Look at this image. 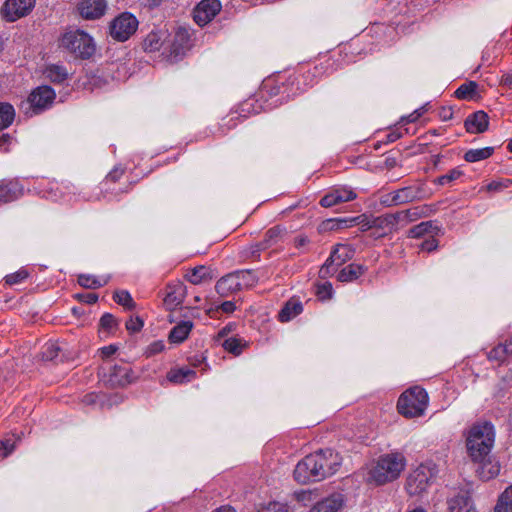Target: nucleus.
I'll return each instance as SVG.
<instances>
[{
  "instance_id": "c85d7f7f",
  "label": "nucleus",
  "mask_w": 512,
  "mask_h": 512,
  "mask_svg": "<svg viewBox=\"0 0 512 512\" xmlns=\"http://www.w3.org/2000/svg\"><path fill=\"white\" fill-rule=\"evenodd\" d=\"M494 512H512V484L498 497Z\"/></svg>"
},
{
  "instance_id": "b1692460",
  "label": "nucleus",
  "mask_w": 512,
  "mask_h": 512,
  "mask_svg": "<svg viewBox=\"0 0 512 512\" xmlns=\"http://www.w3.org/2000/svg\"><path fill=\"white\" fill-rule=\"evenodd\" d=\"M196 377V372L188 368L172 369L167 373V379L176 384L189 382Z\"/></svg>"
},
{
  "instance_id": "7ed1b4c3",
  "label": "nucleus",
  "mask_w": 512,
  "mask_h": 512,
  "mask_svg": "<svg viewBox=\"0 0 512 512\" xmlns=\"http://www.w3.org/2000/svg\"><path fill=\"white\" fill-rule=\"evenodd\" d=\"M60 47L75 58L89 59L96 50L93 38L83 30H70L60 39Z\"/></svg>"
},
{
  "instance_id": "bf43d9fd",
  "label": "nucleus",
  "mask_w": 512,
  "mask_h": 512,
  "mask_svg": "<svg viewBox=\"0 0 512 512\" xmlns=\"http://www.w3.org/2000/svg\"><path fill=\"white\" fill-rule=\"evenodd\" d=\"M14 450V444L10 441L2 442L0 445V456L7 457Z\"/></svg>"
},
{
  "instance_id": "1a4fd4ad",
  "label": "nucleus",
  "mask_w": 512,
  "mask_h": 512,
  "mask_svg": "<svg viewBox=\"0 0 512 512\" xmlns=\"http://www.w3.org/2000/svg\"><path fill=\"white\" fill-rule=\"evenodd\" d=\"M35 5V0H6L1 13L9 22H14L19 18L28 15Z\"/></svg>"
},
{
  "instance_id": "69168bd1",
  "label": "nucleus",
  "mask_w": 512,
  "mask_h": 512,
  "mask_svg": "<svg viewBox=\"0 0 512 512\" xmlns=\"http://www.w3.org/2000/svg\"><path fill=\"white\" fill-rule=\"evenodd\" d=\"M165 0H140L141 5L149 9L160 6Z\"/></svg>"
},
{
  "instance_id": "c03bdc74",
  "label": "nucleus",
  "mask_w": 512,
  "mask_h": 512,
  "mask_svg": "<svg viewBox=\"0 0 512 512\" xmlns=\"http://www.w3.org/2000/svg\"><path fill=\"white\" fill-rule=\"evenodd\" d=\"M78 283L82 287L90 288V289H96L103 285V283L99 279H97L93 276H89V275H80L78 277ZM105 283L106 282H104V284Z\"/></svg>"
},
{
  "instance_id": "e2e57ef3",
  "label": "nucleus",
  "mask_w": 512,
  "mask_h": 512,
  "mask_svg": "<svg viewBox=\"0 0 512 512\" xmlns=\"http://www.w3.org/2000/svg\"><path fill=\"white\" fill-rule=\"evenodd\" d=\"M439 117L442 121H448L451 120L453 117V110L451 107H442L439 110Z\"/></svg>"
},
{
  "instance_id": "603ef678",
  "label": "nucleus",
  "mask_w": 512,
  "mask_h": 512,
  "mask_svg": "<svg viewBox=\"0 0 512 512\" xmlns=\"http://www.w3.org/2000/svg\"><path fill=\"white\" fill-rule=\"evenodd\" d=\"M164 348H165V345H164L163 341H155L147 347L146 354H147V356H153V355H156V354L162 352L164 350Z\"/></svg>"
},
{
  "instance_id": "680f3d73",
  "label": "nucleus",
  "mask_w": 512,
  "mask_h": 512,
  "mask_svg": "<svg viewBox=\"0 0 512 512\" xmlns=\"http://www.w3.org/2000/svg\"><path fill=\"white\" fill-rule=\"evenodd\" d=\"M78 299H80L81 301H83L87 304H94L98 300V295L95 293L81 294V295H78Z\"/></svg>"
},
{
  "instance_id": "473e14b6",
  "label": "nucleus",
  "mask_w": 512,
  "mask_h": 512,
  "mask_svg": "<svg viewBox=\"0 0 512 512\" xmlns=\"http://www.w3.org/2000/svg\"><path fill=\"white\" fill-rule=\"evenodd\" d=\"M46 77L54 83H62L68 77L67 70L60 65H50L45 71Z\"/></svg>"
},
{
  "instance_id": "5701e85b",
  "label": "nucleus",
  "mask_w": 512,
  "mask_h": 512,
  "mask_svg": "<svg viewBox=\"0 0 512 512\" xmlns=\"http://www.w3.org/2000/svg\"><path fill=\"white\" fill-rule=\"evenodd\" d=\"M187 281L193 285H199L202 282L212 280V275L206 266H196L185 276Z\"/></svg>"
},
{
  "instance_id": "13d9d810",
  "label": "nucleus",
  "mask_w": 512,
  "mask_h": 512,
  "mask_svg": "<svg viewBox=\"0 0 512 512\" xmlns=\"http://www.w3.org/2000/svg\"><path fill=\"white\" fill-rule=\"evenodd\" d=\"M437 247L438 241L433 237L423 241L421 244V249L427 252L434 251Z\"/></svg>"
},
{
  "instance_id": "39448f33",
  "label": "nucleus",
  "mask_w": 512,
  "mask_h": 512,
  "mask_svg": "<svg viewBox=\"0 0 512 512\" xmlns=\"http://www.w3.org/2000/svg\"><path fill=\"white\" fill-rule=\"evenodd\" d=\"M138 25L139 22L133 14L123 12L111 21L110 36L116 41L124 42L137 31Z\"/></svg>"
},
{
  "instance_id": "9b49d317",
  "label": "nucleus",
  "mask_w": 512,
  "mask_h": 512,
  "mask_svg": "<svg viewBox=\"0 0 512 512\" xmlns=\"http://www.w3.org/2000/svg\"><path fill=\"white\" fill-rule=\"evenodd\" d=\"M221 10L219 0H202L193 11L195 22L204 26L209 23Z\"/></svg>"
},
{
  "instance_id": "423d86ee",
  "label": "nucleus",
  "mask_w": 512,
  "mask_h": 512,
  "mask_svg": "<svg viewBox=\"0 0 512 512\" xmlns=\"http://www.w3.org/2000/svg\"><path fill=\"white\" fill-rule=\"evenodd\" d=\"M434 478L433 471L425 466L420 465L413 470L406 481V490L409 495L416 496L425 492Z\"/></svg>"
},
{
  "instance_id": "79ce46f5",
  "label": "nucleus",
  "mask_w": 512,
  "mask_h": 512,
  "mask_svg": "<svg viewBox=\"0 0 512 512\" xmlns=\"http://www.w3.org/2000/svg\"><path fill=\"white\" fill-rule=\"evenodd\" d=\"M222 346L227 352L234 355H239L242 352L245 344H243L240 339L229 338L224 340Z\"/></svg>"
},
{
  "instance_id": "49530a36",
  "label": "nucleus",
  "mask_w": 512,
  "mask_h": 512,
  "mask_svg": "<svg viewBox=\"0 0 512 512\" xmlns=\"http://www.w3.org/2000/svg\"><path fill=\"white\" fill-rule=\"evenodd\" d=\"M117 324L116 318L110 313H105L100 319V327L107 331L112 330Z\"/></svg>"
},
{
  "instance_id": "dca6fc26",
  "label": "nucleus",
  "mask_w": 512,
  "mask_h": 512,
  "mask_svg": "<svg viewBox=\"0 0 512 512\" xmlns=\"http://www.w3.org/2000/svg\"><path fill=\"white\" fill-rule=\"evenodd\" d=\"M356 196V193L351 189H335L331 193L325 195L320 200V204L322 207H332L343 202L354 200Z\"/></svg>"
},
{
  "instance_id": "8fccbe9b",
  "label": "nucleus",
  "mask_w": 512,
  "mask_h": 512,
  "mask_svg": "<svg viewBox=\"0 0 512 512\" xmlns=\"http://www.w3.org/2000/svg\"><path fill=\"white\" fill-rule=\"evenodd\" d=\"M142 327H143V321L139 317L130 318L126 322V329L132 333L139 332L142 329Z\"/></svg>"
},
{
  "instance_id": "6e6552de",
  "label": "nucleus",
  "mask_w": 512,
  "mask_h": 512,
  "mask_svg": "<svg viewBox=\"0 0 512 512\" xmlns=\"http://www.w3.org/2000/svg\"><path fill=\"white\" fill-rule=\"evenodd\" d=\"M424 197V191L420 186H407L387 194L382 203L391 205H402Z\"/></svg>"
},
{
  "instance_id": "ea45409f",
  "label": "nucleus",
  "mask_w": 512,
  "mask_h": 512,
  "mask_svg": "<svg viewBox=\"0 0 512 512\" xmlns=\"http://www.w3.org/2000/svg\"><path fill=\"white\" fill-rule=\"evenodd\" d=\"M477 84L475 82H469L462 84L456 91L455 96L458 99H472L476 94Z\"/></svg>"
},
{
  "instance_id": "2f4dec72",
  "label": "nucleus",
  "mask_w": 512,
  "mask_h": 512,
  "mask_svg": "<svg viewBox=\"0 0 512 512\" xmlns=\"http://www.w3.org/2000/svg\"><path fill=\"white\" fill-rule=\"evenodd\" d=\"M356 218L353 219H327L319 225L320 232L336 231L342 228L348 227L349 222H355Z\"/></svg>"
},
{
  "instance_id": "72a5a7b5",
  "label": "nucleus",
  "mask_w": 512,
  "mask_h": 512,
  "mask_svg": "<svg viewBox=\"0 0 512 512\" xmlns=\"http://www.w3.org/2000/svg\"><path fill=\"white\" fill-rule=\"evenodd\" d=\"M15 117V110L8 103H0V130L12 124Z\"/></svg>"
},
{
  "instance_id": "f8f14e48",
  "label": "nucleus",
  "mask_w": 512,
  "mask_h": 512,
  "mask_svg": "<svg viewBox=\"0 0 512 512\" xmlns=\"http://www.w3.org/2000/svg\"><path fill=\"white\" fill-rule=\"evenodd\" d=\"M77 10L83 19L97 20L106 13L107 2L106 0H80Z\"/></svg>"
},
{
  "instance_id": "9d476101",
  "label": "nucleus",
  "mask_w": 512,
  "mask_h": 512,
  "mask_svg": "<svg viewBox=\"0 0 512 512\" xmlns=\"http://www.w3.org/2000/svg\"><path fill=\"white\" fill-rule=\"evenodd\" d=\"M315 453L324 479L334 475L341 465L342 457L331 449L319 450Z\"/></svg>"
},
{
  "instance_id": "f3484780",
  "label": "nucleus",
  "mask_w": 512,
  "mask_h": 512,
  "mask_svg": "<svg viewBox=\"0 0 512 512\" xmlns=\"http://www.w3.org/2000/svg\"><path fill=\"white\" fill-rule=\"evenodd\" d=\"M294 479L300 484H308L310 482H318V478L314 473V469L309 465V456L307 455L298 462L294 469Z\"/></svg>"
},
{
  "instance_id": "393cba45",
  "label": "nucleus",
  "mask_w": 512,
  "mask_h": 512,
  "mask_svg": "<svg viewBox=\"0 0 512 512\" xmlns=\"http://www.w3.org/2000/svg\"><path fill=\"white\" fill-rule=\"evenodd\" d=\"M285 234H286L285 229L281 228L280 226H275V227L270 228L266 232L263 242L261 244H259L257 251L266 249V248L278 243L280 240L283 239Z\"/></svg>"
},
{
  "instance_id": "a18cd8bd",
  "label": "nucleus",
  "mask_w": 512,
  "mask_h": 512,
  "mask_svg": "<svg viewBox=\"0 0 512 512\" xmlns=\"http://www.w3.org/2000/svg\"><path fill=\"white\" fill-rule=\"evenodd\" d=\"M462 175V171L459 169H452L447 174L438 177L435 182L439 185H445L450 183L456 179H458Z\"/></svg>"
},
{
  "instance_id": "0e129e2a",
  "label": "nucleus",
  "mask_w": 512,
  "mask_h": 512,
  "mask_svg": "<svg viewBox=\"0 0 512 512\" xmlns=\"http://www.w3.org/2000/svg\"><path fill=\"white\" fill-rule=\"evenodd\" d=\"M117 350H118L117 346L108 345V346L102 347L100 349V353L103 358H108V357L112 356L113 354H115Z\"/></svg>"
},
{
  "instance_id": "412c9836",
  "label": "nucleus",
  "mask_w": 512,
  "mask_h": 512,
  "mask_svg": "<svg viewBox=\"0 0 512 512\" xmlns=\"http://www.w3.org/2000/svg\"><path fill=\"white\" fill-rule=\"evenodd\" d=\"M23 194V188L17 182L0 183V204L16 200Z\"/></svg>"
},
{
  "instance_id": "20e7f679",
  "label": "nucleus",
  "mask_w": 512,
  "mask_h": 512,
  "mask_svg": "<svg viewBox=\"0 0 512 512\" xmlns=\"http://www.w3.org/2000/svg\"><path fill=\"white\" fill-rule=\"evenodd\" d=\"M428 406V394L425 389L415 386L406 390L397 402L398 412L406 418L420 417Z\"/></svg>"
},
{
  "instance_id": "cd10ccee",
  "label": "nucleus",
  "mask_w": 512,
  "mask_h": 512,
  "mask_svg": "<svg viewBox=\"0 0 512 512\" xmlns=\"http://www.w3.org/2000/svg\"><path fill=\"white\" fill-rule=\"evenodd\" d=\"M164 32H150L143 41V49L146 52L158 51L164 42Z\"/></svg>"
},
{
  "instance_id": "4d7b16f0",
  "label": "nucleus",
  "mask_w": 512,
  "mask_h": 512,
  "mask_svg": "<svg viewBox=\"0 0 512 512\" xmlns=\"http://www.w3.org/2000/svg\"><path fill=\"white\" fill-rule=\"evenodd\" d=\"M164 303L168 307H173L179 305L181 300L177 297L175 292H169L164 298Z\"/></svg>"
},
{
  "instance_id": "052dcab7",
  "label": "nucleus",
  "mask_w": 512,
  "mask_h": 512,
  "mask_svg": "<svg viewBox=\"0 0 512 512\" xmlns=\"http://www.w3.org/2000/svg\"><path fill=\"white\" fill-rule=\"evenodd\" d=\"M510 183H511L510 180H507L506 182H491L487 185V190L488 191H500L503 188H507Z\"/></svg>"
},
{
  "instance_id": "37998d69",
  "label": "nucleus",
  "mask_w": 512,
  "mask_h": 512,
  "mask_svg": "<svg viewBox=\"0 0 512 512\" xmlns=\"http://www.w3.org/2000/svg\"><path fill=\"white\" fill-rule=\"evenodd\" d=\"M60 348L55 343H47L42 351V359L44 361H54L57 359Z\"/></svg>"
},
{
  "instance_id": "aec40b11",
  "label": "nucleus",
  "mask_w": 512,
  "mask_h": 512,
  "mask_svg": "<svg viewBox=\"0 0 512 512\" xmlns=\"http://www.w3.org/2000/svg\"><path fill=\"white\" fill-rule=\"evenodd\" d=\"M489 117L484 111L471 114L465 121V128L469 133H483L487 130Z\"/></svg>"
},
{
  "instance_id": "0eeeda50",
  "label": "nucleus",
  "mask_w": 512,
  "mask_h": 512,
  "mask_svg": "<svg viewBox=\"0 0 512 512\" xmlns=\"http://www.w3.org/2000/svg\"><path fill=\"white\" fill-rule=\"evenodd\" d=\"M355 249L348 244H337L320 269V274L326 276L336 271V268L352 259Z\"/></svg>"
},
{
  "instance_id": "bb28decb",
  "label": "nucleus",
  "mask_w": 512,
  "mask_h": 512,
  "mask_svg": "<svg viewBox=\"0 0 512 512\" xmlns=\"http://www.w3.org/2000/svg\"><path fill=\"white\" fill-rule=\"evenodd\" d=\"M193 323L191 321H183L176 325L169 334V340L173 343L183 342L189 335Z\"/></svg>"
},
{
  "instance_id": "f257e3e1",
  "label": "nucleus",
  "mask_w": 512,
  "mask_h": 512,
  "mask_svg": "<svg viewBox=\"0 0 512 512\" xmlns=\"http://www.w3.org/2000/svg\"><path fill=\"white\" fill-rule=\"evenodd\" d=\"M495 441L494 427L489 422L473 425L467 435L466 446L469 456L481 462L490 453Z\"/></svg>"
},
{
  "instance_id": "ddd939ff",
  "label": "nucleus",
  "mask_w": 512,
  "mask_h": 512,
  "mask_svg": "<svg viewBox=\"0 0 512 512\" xmlns=\"http://www.w3.org/2000/svg\"><path fill=\"white\" fill-rule=\"evenodd\" d=\"M55 98V92L49 86H41L36 88L29 96L28 100L35 113H39L43 109L52 104Z\"/></svg>"
},
{
  "instance_id": "7c9ffc66",
  "label": "nucleus",
  "mask_w": 512,
  "mask_h": 512,
  "mask_svg": "<svg viewBox=\"0 0 512 512\" xmlns=\"http://www.w3.org/2000/svg\"><path fill=\"white\" fill-rule=\"evenodd\" d=\"M493 152V147L470 149L465 153L464 159L467 162H478L489 158L493 154Z\"/></svg>"
},
{
  "instance_id": "3c124183",
  "label": "nucleus",
  "mask_w": 512,
  "mask_h": 512,
  "mask_svg": "<svg viewBox=\"0 0 512 512\" xmlns=\"http://www.w3.org/2000/svg\"><path fill=\"white\" fill-rule=\"evenodd\" d=\"M391 217L393 218L392 221L396 228L398 227V225L405 226L409 223L405 210L396 213H391Z\"/></svg>"
},
{
  "instance_id": "a211bd4d",
  "label": "nucleus",
  "mask_w": 512,
  "mask_h": 512,
  "mask_svg": "<svg viewBox=\"0 0 512 512\" xmlns=\"http://www.w3.org/2000/svg\"><path fill=\"white\" fill-rule=\"evenodd\" d=\"M215 289L221 296H228L231 293L241 290V284L240 281H238L236 271L220 278L215 285Z\"/></svg>"
},
{
  "instance_id": "c9c22d12",
  "label": "nucleus",
  "mask_w": 512,
  "mask_h": 512,
  "mask_svg": "<svg viewBox=\"0 0 512 512\" xmlns=\"http://www.w3.org/2000/svg\"><path fill=\"white\" fill-rule=\"evenodd\" d=\"M408 222H414L422 217H427L431 213V209L427 205L416 206L405 210Z\"/></svg>"
},
{
  "instance_id": "6e6d98bb",
  "label": "nucleus",
  "mask_w": 512,
  "mask_h": 512,
  "mask_svg": "<svg viewBox=\"0 0 512 512\" xmlns=\"http://www.w3.org/2000/svg\"><path fill=\"white\" fill-rule=\"evenodd\" d=\"M297 249H304L310 244V239L306 235H298L293 240Z\"/></svg>"
},
{
  "instance_id": "09e8293b",
  "label": "nucleus",
  "mask_w": 512,
  "mask_h": 512,
  "mask_svg": "<svg viewBox=\"0 0 512 512\" xmlns=\"http://www.w3.org/2000/svg\"><path fill=\"white\" fill-rule=\"evenodd\" d=\"M258 512H289L286 505L279 502H270Z\"/></svg>"
},
{
  "instance_id": "f03ea898",
  "label": "nucleus",
  "mask_w": 512,
  "mask_h": 512,
  "mask_svg": "<svg viewBox=\"0 0 512 512\" xmlns=\"http://www.w3.org/2000/svg\"><path fill=\"white\" fill-rule=\"evenodd\" d=\"M406 459L403 454L395 452L382 455L369 471L368 481L384 485L396 480L404 471Z\"/></svg>"
},
{
  "instance_id": "4468645a",
  "label": "nucleus",
  "mask_w": 512,
  "mask_h": 512,
  "mask_svg": "<svg viewBox=\"0 0 512 512\" xmlns=\"http://www.w3.org/2000/svg\"><path fill=\"white\" fill-rule=\"evenodd\" d=\"M345 503V496L336 492L315 503L309 512H340L345 507Z\"/></svg>"
},
{
  "instance_id": "a878e982",
  "label": "nucleus",
  "mask_w": 512,
  "mask_h": 512,
  "mask_svg": "<svg viewBox=\"0 0 512 512\" xmlns=\"http://www.w3.org/2000/svg\"><path fill=\"white\" fill-rule=\"evenodd\" d=\"M302 312V304L297 300H289L279 312V320L288 322Z\"/></svg>"
},
{
  "instance_id": "864d4df0",
  "label": "nucleus",
  "mask_w": 512,
  "mask_h": 512,
  "mask_svg": "<svg viewBox=\"0 0 512 512\" xmlns=\"http://www.w3.org/2000/svg\"><path fill=\"white\" fill-rule=\"evenodd\" d=\"M309 456V465L314 469V473L319 481L324 479L323 474L321 473V469L318 466V460L316 453L310 454Z\"/></svg>"
},
{
  "instance_id": "e433bc0d",
  "label": "nucleus",
  "mask_w": 512,
  "mask_h": 512,
  "mask_svg": "<svg viewBox=\"0 0 512 512\" xmlns=\"http://www.w3.org/2000/svg\"><path fill=\"white\" fill-rule=\"evenodd\" d=\"M392 219L393 218L391 217V214H385V215L379 216L372 221L370 228H379V229L386 230L388 232H392V231L396 230V227H395Z\"/></svg>"
},
{
  "instance_id": "58836bf2",
  "label": "nucleus",
  "mask_w": 512,
  "mask_h": 512,
  "mask_svg": "<svg viewBox=\"0 0 512 512\" xmlns=\"http://www.w3.org/2000/svg\"><path fill=\"white\" fill-rule=\"evenodd\" d=\"M113 299L119 305H122L128 310H132L135 308V302L133 301L130 293L125 290L115 291Z\"/></svg>"
},
{
  "instance_id": "a19ab883",
  "label": "nucleus",
  "mask_w": 512,
  "mask_h": 512,
  "mask_svg": "<svg viewBox=\"0 0 512 512\" xmlns=\"http://www.w3.org/2000/svg\"><path fill=\"white\" fill-rule=\"evenodd\" d=\"M487 357L490 361H496L498 363H503L508 357L507 350H506L504 344H499L496 347H494L493 349H491L487 353Z\"/></svg>"
},
{
  "instance_id": "5fc2aeb1",
  "label": "nucleus",
  "mask_w": 512,
  "mask_h": 512,
  "mask_svg": "<svg viewBox=\"0 0 512 512\" xmlns=\"http://www.w3.org/2000/svg\"><path fill=\"white\" fill-rule=\"evenodd\" d=\"M331 293H332V286L330 283H325L322 286H319L317 289V295L321 299L329 298L331 296Z\"/></svg>"
},
{
  "instance_id": "f704fd0d",
  "label": "nucleus",
  "mask_w": 512,
  "mask_h": 512,
  "mask_svg": "<svg viewBox=\"0 0 512 512\" xmlns=\"http://www.w3.org/2000/svg\"><path fill=\"white\" fill-rule=\"evenodd\" d=\"M434 230H438V227L434 225V222L425 221L412 227L409 230V235L414 238H419L425 235L426 233H432Z\"/></svg>"
},
{
  "instance_id": "4be33fe9",
  "label": "nucleus",
  "mask_w": 512,
  "mask_h": 512,
  "mask_svg": "<svg viewBox=\"0 0 512 512\" xmlns=\"http://www.w3.org/2000/svg\"><path fill=\"white\" fill-rule=\"evenodd\" d=\"M367 268L360 264H349L338 273L337 279L340 282H351L358 279L366 272Z\"/></svg>"
},
{
  "instance_id": "c756f323",
  "label": "nucleus",
  "mask_w": 512,
  "mask_h": 512,
  "mask_svg": "<svg viewBox=\"0 0 512 512\" xmlns=\"http://www.w3.org/2000/svg\"><path fill=\"white\" fill-rule=\"evenodd\" d=\"M500 472V465L498 462H484L480 465L477 470L479 477L482 480L488 481L494 477H496Z\"/></svg>"
},
{
  "instance_id": "de8ad7c7",
  "label": "nucleus",
  "mask_w": 512,
  "mask_h": 512,
  "mask_svg": "<svg viewBox=\"0 0 512 512\" xmlns=\"http://www.w3.org/2000/svg\"><path fill=\"white\" fill-rule=\"evenodd\" d=\"M28 277V273L25 270H19L15 273L9 274L5 277V282L9 285H14L22 282Z\"/></svg>"
},
{
  "instance_id": "6ab92c4d",
  "label": "nucleus",
  "mask_w": 512,
  "mask_h": 512,
  "mask_svg": "<svg viewBox=\"0 0 512 512\" xmlns=\"http://www.w3.org/2000/svg\"><path fill=\"white\" fill-rule=\"evenodd\" d=\"M134 379L133 371L126 365H114L111 368L109 382L115 386H126Z\"/></svg>"
},
{
  "instance_id": "338daca9",
  "label": "nucleus",
  "mask_w": 512,
  "mask_h": 512,
  "mask_svg": "<svg viewBox=\"0 0 512 512\" xmlns=\"http://www.w3.org/2000/svg\"><path fill=\"white\" fill-rule=\"evenodd\" d=\"M220 309L224 312V313H232L235 309H236V306L233 302L231 301H225L223 302L221 305H220Z\"/></svg>"
},
{
  "instance_id": "4c0bfd02",
  "label": "nucleus",
  "mask_w": 512,
  "mask_h": 512,
  "mask_svg": "<svg viewBox=\"0 0 512 512\" xmlns=\"http://www.w3.org/2000/svg\"><path fill=\"white\" fill-rule=\"evenodd\" d=\"M236 273L238 281H240L241 284V290L254 286L258 281L257 277L251 270H239L236 271Z\"/></svg>"
},
{
  "instance_id": "2eb2a0df",
  "label": "nucleus",
  "mask_w": 512,
  "mask_h": 512,
  "mask_svg": "<svg viewBox=\"0 0 512 512\" xmlns=\"http://www.w3.org/2000/svg\"><path fill=\"white\" fill-rule=\"evenodd\" d=\"M449 512H477L468 491L460 490L448 499Z\"/></svg>"
},
{
  "instance_id": "774afa93",
  "label": "nucleus",
  "mask_w": 512,
  "mask_h": 512,
  "mask_svg": "<svg viewBox=\"0 0 512 512\" xmlns=\"http://www.w3.org/2000/svg\"><path fill=\"white\" fill-rule=\"evenodd\" d=\"M98 395L95 393L87 394L83 397V403L86 405H94L97 401Z\"/></svg>"
}]
</instances>
